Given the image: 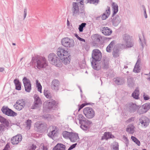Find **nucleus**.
<instances>
[{
	"mask_svg": "<svg viewBox=\"0 0 150 150\" xmlns=\"http://www.w3.org/2000/svg\"><path fill=\"white\" fill-rule=\"evenodd\" d=\"M113 149L114 150H119V145L117 143H115L113 145Z\"/></svg>",
	"mask_w": 150,
	"mask_h": 150,
	"instance_id": "nucleus-51",
	"label": "nucleus"
},
{
	"mask_svg": "<svg viewBox=\"0 0 150 150\" xmlns=\"http://www.w3.org/2000/svg\"><path fill=\"white\" fill-rule=\"evenodd\" d=\"M140 62V60L139 59H138L137 63L134 66L133 71L135 73H138L140 72V69L139 65Z\"/></svg>",
	"mask_w": 150,
	"mask_h": 150,
	"instance_id": "nucleus-32",
	"label": "nucleus"
},
{
	"mask_svg": "<svg viewBox=\"0 0 150 150\" xmlns=\"http://www.w3.org/2000/svg\"><path fill=\"white\" fill-rule=\"evenodd\" d=\"M0 122L3 124L4 127H9V122L5 118L0 115Z\"/></svg>",
	"mask_w": 150,
	"mask_h": 150,
	"instance_id": "nucleus-26",
	"label": "nucleus"
},
{
	"mask_svg": "<svg viewBox=\"0 0 150 150\" xmlns=\"http://www.w3.org/2000/svg\"><path fill=\"white\" fill-rule=\"evenodd\" d=\"M123 39L126 46L128 47H131L134 45V43L133 40L128 34L125 33L122 35Z\"/></svg>",
	"mask_w": 150,
	"mask_h": 150,
	"instance_id": "nucleus-5",
	"label": "nucleus"
},
{
	"mask_svg": "<svg viewBox=\"0 0 150 150\" xmlns=\"http://www.w3.org/2000/svg\"><path fill=\"white\" fill-rule=\"evenodd\" d=\"M10 148V146L8 143H7L3 149L4 150H8V148Z\"/></svg>",
	"mask_w": 150,
	"mask_h": 150,
	"instance_id": "nucleus-60",
	"label": "nucleus"
},
{
	"mask_svg": "<svg viewBox=\"0 0 150 150\" xmlns=\"http://www.w3.org/2000/svg\"><path fill=\"white\" fill-rule=\"evenodd\" d=\"M59 82L58 80L57 79L53 80L51 84V87L53 89L56 91H57L59 88Z\"/></svg>",
	"mask_w": 150,
	"mask_h": 150,
	"instance_id": "nucleus-24",
	"label": "nucleus"
},
{
	"mask_svg": "<svg viewBox=\"0 0 150 150\" xmlns=\"http://www.w3.org/2000/svg\"><path fill=\"white\" fill-rule=\"evenodd\" d=\"M123 139L125 141V144H126V146H127V144H129V140L128 138L125 136H123Z\"/></svg>",
	"mask_w": 150,
	"mask_h": 150,
	"instance_id": "nucleus-54",
	"label": "nucleus"
},
{
	"mask_svg": "<svg viewBox=\"0 0 150 150\" xmlns=\"http://www.w3.org/2000/svg\"><path fill=\"white\" fill-rule=\"evenodd\" d=\"M58 103L55 100H52L48 103L47 108L51 110H55L57 106Z\"/></svg>",
	"mask_w": 150,
	"mask_h": 150,
	"instance_id": "nucleus-20",
	"label": "nucleus"
},
{
	"mask_svg": "<svg viewBox=\"0 0 150 150\" xmlns=\"http://www.w3.org/2000/svg\"><path fill=\"white\" fill-rule=\"evenodd\" d=\"M140 107V108L138 112L140 114H144L146 112L150 109V103H146Z\"/></svg>",
	"mask_w": 150,
	"mask_h": 150,
	"instance_id": "nucleus-15",
	"label": "nucleus"
},
{
	"mask_svg": "<svg viewBox=\"0 0 150 150\" xmlns=\"http://www.w3.org/2000/svg\"><path fill=\"white\" fill-rule=\"evenodd\" d=\"M100 61H92L91 65L93 69L96 71L100 70L101 68Z\"/></svg>",
	"mask_w": 150,
	"mask_h": 150,
	"instance_id": "nucleus-27",
	"label": "nucleus"
},
{
	"mask_svg": "<svg viewBox=\"0 0 150 150\" xmlns=\"http://www.w3.org/2000/svg\"><path fill=\"white\" fill-rule=\"evenodd\" d=\"M61 42L63 46L68 47H70L73 46L74 44V40L68 38H65L62 39Z\"/></svg>",
	"mask_w": 150,
	"mask_h": 150,
	"instance_id": "nucleus-10",
	"label": "nucleus"
},
{
	"mask_svg": "<svg viewBox=\"0 0 150 150\" xmlns=\"http://www.w3.org/2000/svg\"><path fill=\"white\" fill-rule=\"evenodd\" d=\"M93 42L92 44L94 46H98V44H100L101 40L102 39V36L98 34H95L92 37Z\"/></svg>",
	"mask_w": 150,
	"mask_h": 150,
	"instance_id": "nucleus-12",
	"label": "nucleus"
},
{
	"mask_svg": "<svg viewBox=\"0 0 150 150\" xmlns=\"http://www.w3.org/2000/svg\"><path fill=\"white\" fill-rule=\"evenodd\" d=\"M144 99L145 100H148L150 98L149 97L148 95H145V93H144L143 95Z\"/></svg>",
	"mask_w": 150,
	"mask_h": 150,
	"instance_id": "nucleus-56",
	"label": "nucleus"
},
{
	"mask_svg": "<svg viewBox=\"0 0 150 150\" xmlns=\"http://www.w3.org/2000/svg\"><path fill=\"white\" fill-rule=\"evenodd\" d=\"M83 112L86 117L89 119L93 118L95 115L94 111L90 107H87L84 108Z\"/></svg>",
	"mask_w": 150,
	"mask_h": 150,
	"instance_id": "nucleus-8",
	"label": "nucleus"
},
{
	"mask_svg": "<svg viewBox=\"0 0 150 150\" xmlns=\"http://www.w3.org/2000/svg\"><path fill=\"white\" fill-rule=\"evenodd\" d=\"M75 36L80 41L83 42H85V40L84 39L80 38L78 35L77 34H75Z\"/></svg>",
	"mask_w": 150,
	"mask_h": 150,
	"instance_id": "nucleus-50",
	"label": "nucleus"
},
{
	"mask_svg": "<svg viewBox=\"0 0 150 150\" xmlns=\"http://www.w3.org/2000/svg\"><path fill=\"white\" fill-rule=\"evenodd\" d=\"M114 81L115 83L117 85H122L124 83L123 78L119 77L115 78L114 79Z\"/></svg>",
	"mask_w": 150,
	"mask_h": 150,
	"instance_id": "nucleus-34",
	"label": "nucleus"
},
{
	"mask_svg": "<svg viewBox=\"0 0 150 150\" xmlns=\"http://www.w3.org/2000/svg\"><path fill=\"white\" fill-rule=\"evenodd\" d=\"M112 5L113 8V13L112 15L113 16L114 15H115L118 12V6L117 4L114 2L112 3Z\"/></svg>",
	"mask_w": 150,
	"mask_h": 150,
	"instance_id": "nucleus-33",
	"label": "nucleus"
},
{
	"mask_svg": "<svg viewBox=\"0 0 150 150\" xmlns=\"http://www.w3.org/2000/svg\"><path fill=\"white\" fill-rule=\"evenodd\" d=\"M36 86L38 88V91L40 93H42V86L41 85L40 83L38 82V80L36 81Z\"/></svg>",
	"mask_w": 150,
	"mask_h": 150,
	"instance_id": "nucleus-40",
	"label": "nucleus"
},
{
	"mask_svg": "<svg viewBox=\"0 0 150 150\" xmlns=\"http://www.w3.org/2000/svg\"><path fill=\"white\" fill-rule=\"evenodd\" d=\"M119 50L117 49H113V52L112 54L113 57L115 58L119 57Z\"/></svg>",
	"mask_w": 150,
	"mask_h": 150,
	"instance_id": "nucleus-39",
	"label": "nucleus"
},
{
	"mask_svg": "<svg viewBox=\"0 0 150 150\" xmlns=\"http://www.w3.org/2000/svg\"><path fill=\"white\" fill-rule=\"evenodd\" d=\"M139 91L136 89L132 94V96L135 99L139 98Z\"/></svg>",
	"mask_w": 150,
	"mask_h": 150,
	"instance_id": "nucleus-37",
	"label": "nucleus"
},
{
	"mask_svg": "<svg viewBox=\"0 0 150 150\" xmlns=\"http://www.w3.org/2000/svg\"><path fill=\"white\" fill-rule=\"evenodd\" d=\"M113 47L108 45L106 48V51L108 52H110L111 51V49Z\"/></svg>",
	"mask_w": 150,
	"mask_h": 150,
	"instance_id": "nucleus-53",
	"label": "nucleus"
},
{
	"mask_svg": "<svg viewBox=\"0 0 150 150\" xmlns=\"http://www.w3.org/2000/svg\"><path fill=\"white\" fill-rule=\"evenodd\" d=\"M83 116L81 114H80L78 115V119L79 120V121L80 120H81L82 119H83Z\"/></svg>",
	"mask_w": 150,
	"mask_h": 150,
	"instance_id": "nucleus-64",
	"label": "nucleus"
},
{
	"mask_svg": "<svg viewBox=\"0 0 150 150\" xmlns=\"http://www.w3.org/2000/svg\"><path fill=\"white\" fill-rule=\"evenodd\" d=\"M91 123L92 122L88 120H86L80 124V127L83 130H86L88 129V126L91 125Z\"/></svg>",
	"mask_w": 150,
	"mask_h": 150,
	"instance_id": "nucleus-25",
	"label": "nucleus"
},
{
	"mask_svg": "<svg viewBox=\"0 0 150 150\" xmlns=\"http://www.w3.org/2000/svg\"><path fill=\"white\" fill-rule=\"evenodd\" d=\"M13 107L16 110L18 111H20L23 109L24 107V105L19 104V103H15V104L13 105Z\"/></svg>",
	"mask_w": 150,
	"mask_h": 150,
	"instance_id": "nucleus-36",
	"label": "nucleus"
},
{
	"mask_svg": "<svg viewBox=\"0 0 150 150\" xmlns=\"http://www.w3.org/2000/svg\"><path fill=\"white\" fill-rule=\"evenodd\" d=\"M16 103H19V104L22 105H24V106H25V102L24 101V100L23 99L17 100Z\"/></svg>",
	"mask_w": 150,
	"mask_h": 150,
	"instance_id": "nucleus-47",
	"label": "nucleus"
},
{
	"mask_svg": "<svg viewBox=\"0 0 150 150\" xmlns=\"http://www.w3.org/2000/svg\"><path fill=\"white\" fill-rule=\"evenodd\" d=\"M23 82L26 92L29 93L31 89V83L30 80L26 77H24L22 79Z\"/></svg>",
	"mask_w": 150,
	"mask_h": 150,
	"instance_id": "nucleus-9",
	"label": "nucleus"
},
{
	"mask_svg": "<svg viewBox=\"0 0 150 150\" xmlns=\"http://www.w3.org/2000/svg\"><path fill=\"white\" fill-rule=\"evenodd\" d=\"M87 120L86 119L83 117V119H82L81 120H79V123L80 124H81V123H82L83 122H84L86 120Z\"/></svg>",
	"mask_w": 150,
	"mask_h": 150,
	"instance_id": "nucleus-58",
	"label": "nucleus"
},
{
	"mask_svg": "<svg viewBox=\"0 0 150 150\" xmlns=\"http://www.w3.org/2000/svg\"><path fill=\"white\" fill-rule=\"evenodd\" d=\"M52 127L53 129L48 133L47 135L50 138L54 139L55 137L57 135L58 131L56 130V127Z\"/></svg>",
	"mask_w": 150,
	"mask_h": 150,
	"instance_id": "nucleus-21",
	"label": "nucleus"
},
{
	"mask_svg": "<svg viewBox=\"0 0 150 150\" xmlns=\"http://www.w3.org/2000/svg\"><path fill=\"white\" fill-rule=\"evenodd\" d=\"M111 19L112 25L114 27L117 26L121 21V18L118 15H114L113 16L112 15Z\"/></svg>",
	"mask_w": 150,
	"mask_h": 150,
	"instance_id": "nucleus-13",
	"label": "nucleus"
},
{
	"mask_svg": "<svg viewBox=\"0 0 150 150\" xmlns=\"http://www.w3.org/2000/svg\"><path fill=\"white\" fill-rule=\"evenodd\" d=\"M100 30L103 34L106 36H108L111 35L112 33V30L109 28L107 27H104L100 28Z\"/></svg>",
	"mask_w": 150,
	"mask_h": 150,
	"instance_id": "nucleus-22",
	"label": "nucleus"
},
{
	"mask_svg": "<svg viewBox=\"0 0 150 150\" xmlns=\"http://www.w3.org/2000/svg\"><path fill=\"white\" fill-rule=\"evenodd\" d=\"M42 150H48V148L47 146L44 145V144L41 147Z\"/></svg>",
	"mask_w": 150,
	"mask_h": 150,
	"instance_id": "nucleus-62",
	"label": "nucleus"
},
{
	"mask_svg": "<svg viewBox=\"0 0 150 150\" xmlns=\"http://www.w3.org/2000/svg\"><path fill=\"white\" fill-rule=\"evenodd\" d=\"M50 115L48 114H45L43 115V116L44 117V118L46 119L49 118L50 117Z\"/></svg>",
	"mask_w": 150,
	"mask_h": 150,
	"instance_id": "nucleus-61",
	"label": "nucleus"
},
{
	"mask_svg": "<svg viewBox=\"0 0 150 150\" xmlns=\"http://www.w3.org/2000/svg\"><path fill=\"white\" fill-rule=\"evenodd\" d=\"M71 11L73 16H76L79 14V8L78 3L73 2L72 4Z\"/></svg>",
	"mask_w": 150,
	"mask_h": 150,
	"instance_id": "nucleus-11",
	"label": "nucleus"
},
{
	"mask_svg": "<svg viewBox=\"0 0 150 150\" xmlns=\"http://www.w3.org/2000/svg\"><path fill=\"white\" fill-rule=\"evenodd\" d=\"M115 40H113L112 41L110 44L108 45L109 46H111L112 47H113V46L115 44Z\"/></svg>",
	"mask_w": 150,
	"mask_h": 150,
	"instance_id": "nucleus-59",
	"label": "nucleus"
},
{
	"mask_svg": "<svg viewBox=\"0 0 150 150\" xmlns=\"http://www.w3.org/2000/svg\"><path fill=\"white\" fill-rule=\"evenodd\" d=\"M57 54L61 60L62 63L65 65L70 63L71 55L67 51L63 49L59 48L57 50Z\"/></svg>",
	"mask_w": 150,
	"mask_h": 150,
	"instance_id": "nucleus-1",
	"label": "nucleus"
},
{
	"mask_svg": "<svg viewBox=\"0 0 150 150\" xmlns=\"http://www.w3.org/2000/svg\"><path fill=\"white\" fill-rule=\"evenodd\" d=\"M31 62L33 64L36 63V67L39 69L45 68L47 65V62L44 57L37 56L33 57Z\"/></svg>",
	"mask_w": 150,
	"mask_h": 150,
	"instance_id": "nucleus-2",
	"label": "nucleus"
},
{
	"mask_svg": "<svg viewBox=\"0 0 150 150\" xmlns=\"http://www.w3.org/2000/svg\"><path fill=\"white\" fill-rule=\"evenodd\" d=\"M131 139L132 141L134 142L137 145L139 146L140 145V141L135 137L132 136L131 137Z\"/></svg>",
	"mask_w": 150,
	"mask_h": 150,
	"instance_id": "nucleus-43",
	"label": "nucleus"
},
{
	"mask_svg": "<svg viewBox=\"0 0 150 150\" xmlns=\"http://www.w3.org/2000/svg\"><path fill=\"white\" fill-rule=\"evenodd\" d=\"M129 105V111L130 113H134L140 108L139 105L132 103H130Z\"/></svg>",
	"mask_w": 150,
	"mask_h": 150,
	"instance_id": "nucleus-18",
	"label": "nucleus"
},
{
	"mask_svg": "<svg viewBox=\"0 0 150 150\" xmlns=\"http://www.w3.org/2000/svg\"><path fill=\"white\" fill-rule=\"evenodd\" d=\"M13 83L15 86V89L18 91L21 90V83L19 79H16L14 80Z\"/></svg>",
	"mask_w": 150,
	"mask_h": 150,
	"instance_id": "nucleus-31",
	"label": "nucleus"
},
{
	"mask_svg": "<svg viewBox=\"0 0 150 150\" xmlns=\"http://www.w3.org/2000/svg\"><path fill=\"white\" fill-rule=\"evenodd\" d=\"M79 14H82V15H83V16H85V12L84 10V8L83 7H82V8H81L79 10Z\"/></svg>",
	"mask_w": 150,
	"mask_h": 150,
	"instance_id": "nucleus-52",
	"label": "nucleus"
},
{
	"mask_svg": "<svg viewBox=\"0 0 150 150\" xmlns=\"http://www.w3.org/2000/svg\"><path fill=\"white\" fill-rule=\"evenodd\" d=\"M77 145V143H75L74 144H73L71 145L69 147V148L71 150H72V149L75 148L76 147Z\"/></svg>",
	"mask_w": 150,
	"mask_h": 150,
	"instance_id": "nucleus-55",
	"label": "nucleus"
},
{
	"mask_svg": "<svg viewBox=\"0 0 150 150\" xmlns=\"http://www.w3.org/2000/svg\"><path fill=\"white\" fill-rule=\"evenodd\" d=\"M48 60L50 63L56 67H62V63L60 59V58L54 53L49 54L48 57Z\"/></svg>",
	"mask_w": 150,
	"mask_h": 150,
	"instance_id": "nucleus-3",
	"label": "nucleus"
},
{
	"mask_svg": "<svg viewBox=\"0 0 150 150\" xmlns=\"http://www.w3.org/2000/svg\"><path fill=\"white\" fill-rule=\"evenodd\" d=\"M99 0H88V3L91 4H95L96 3H98Z\"/></svg>",
	"mask_w": 150,
	"mask_h": 150,
	"instance_id": "nucleus-49",
	"label": "nucleus"
},
{
	"mask_svg": "<svg viewBox=\"0 0 150 150\" xmlns=\"http://www.w3.org/2000/svg\"><path fill=\"white\" fill-rule=\"evenodd\" d=\"M101 68L104 69H108L109 68V62L107 57H103L102 60L100 61Z\"/></svg>",
	"mask_w": 150,
	"mask_h": 150,
	"instance_id": "nucleus-14",
	"label": "nucleus"
},
{
	"mask_svg": "<svg viewBox=\"0 0 150 150\" xmlns=\"http://www.w3.org/2000/svg\"><path fill=\"white\" fill-rule=\"evenodd\" d=\"M22 136L21 135H17L13 137L11 139V142L13 144H18L22 140Z\"/></svg>",
	"mask_w": 150,
	"mask_h": 150,
	"instance_id": "nucleus-19",
	"label": "nucleus"
},
{
	"mask_svg": "<svg viewBox=\"0 0 150 150\" xmlns=\"http://www.w3.org/2000/svg\"><path fill=\"white\" fill-rule=\"evenodd\" d=\"M127 83L128 86L131 88H132L134 86V78L130 76L128 77Z\"/></svg>",
	"mask_w": 150,
	"mask_h": 150,
	"instance_id": "nucleus-29",
	"label": "nucleus"
},
{
	"mask_svg": "<svg viewBox=\"0 0 150 150\" xmlns=\"http://www.w3.org/2000/svg\"><path fill=\"white\" fill-rule=\"evenodd\" d=\"M134 127L133 124H129L126 128V131L128 132L129 134H132L134 133Z\"/></svg>",
	"mask_w": 150,
	"mask_h": 150,
	"instance_id": "nucleus-35",
	"label": "nucleus"
},
{
	"mask_svg": "<svg viewBox=\"0 0 150 150\" xmlns=\"http://www.w3.org/2000/svg\"><path fill=\"white\" fill-rule=\"evenodd\" d=\"M94 104L93 103H82L81 105H79V109H78V111H79L81 109H82L84 106H85V105H93Z\"/></svg>",
	"mask_w": 150,
	"mask_h": 150,
	"instance_id": "nucleus-45",
	"label": "nucleus"
},
{
	"mask_svg": "<svg viewBox=\"0 0 150 150\" xmlns=\"http://www.w3.org/2000/svg\"><path fill=\"white\" fill-rule=\"evenodd\" d=\"M35 128H36V130L40 131L46 129V126L45 123H42L40 122H37L35 124Z\"/></svg>",
	"mask_w": 150,
	"mask_h": 150,
	"instance_id": "nucleus-17",
	"label": "nucleus"
},
{
	"mask_svg": "<svg viewBox=\"0 0 150 150\" xmlns=\"http://www.w3.org/2000/svg\"><path fill=\"white\" fill-rule=\"evenodd\" d=\"M65 145L62 143H58L53 148V150H65Z\"/></svg>",
	"mask_w": 150,
	"mask_h": 150,
	"instance_id": "nucleus-30",
	"label": "nucleus"
},
{
	"mask_svg": "<svg viewBox=\"0 0 150 150\" xmlns=\"http://www.w3.org/2000/svg\"><path fill=\"white\" fill-rule=\"evenodd\" d=\"M1 110L4 114L8 116L14 117L17 115V113L9 108L8 106H3Z\"/></svg>",
	"mask_w": 150,
	"mask_h": 150,
	"instance_id": "nucleus-6",
	"label": "nucleus"
},
{
	"mask_svg": "<svg viewBox=\"0 0 150 150\" xmlns=\"http://www.w3.org/2000/svg\"><path fill=\"white\" fill-rule=\"evenodd\" d=\"M27 10L26 9V8H25L24 9V19H25V18L26 17V15H27Z\"/></svg>",
	"mask_w": 150,
	"mask_h": 150,
	"instance_id": "nucleus-63",
	"label": "nucleus"
},
{
	"mask_svg": "<svg viewBox=\"0 0 150 150\" xmlns=\"http://www.w3.org/2000/svg\"><path fill=\"white\" fill-rule=\"evenodd\" d=\"M70 141L73 142H74L79 140V137L77 133L71 132L69 138Z\"/></svg>",
	"mask_w": 150,
	"mask_h": 150,
	"instance_id": "nucleus-23",
	"label": "nucleus"
},
{
	"mask_svg": "<svg viewBox=\"0 0 150 150\" xmlns=\"http://www.w3.org/2000/svg\"><path fill=\"white\" fill-rule=\"evenodd\" d=\"M81 96L83 101L85 102L86 100V98L85 96H83L82 94H81Z\"/></svg>",
	"mask_w": 150,
	"mask_h": 150,
	"instance_id": "nucleus-57",
	"label": "nucleus"
},
{
	"mask_svg": "<svg viewBox=\"0 0 150 150\" xmlns=\"http://www.w3.org/2000/svg\"><path fill=\"white\" fill-rule=\"evenodd\" d=\"M71 133V132H69L67 131H65L62 132V134L63 137L64 138L67 137L69 138Z\"/></svg>",
	"mask_w": 150,
	"mask_h": 150,
	"instance_id": "nucleus-44",
	"label": "nucleus"
},
{
	"mask_svg": "<svg viewBox=\"0 0 150 150\" xmlns=\"http://www.w3.org/2000/svg\"><path fill=\"white\" fill-rule=\"evenodd\" d=\"M98 71H93L92 73L96 79H98L100 76L99 72Z\"/></svg>",
	"mask_w": 150,
	"mask_h": 150,
	"instance_id": "nucleus-46",
	"label": "nucleus"
},
{
	"mask_svg": "<svg viewBox=\"0 0 150 150\" xmlns=\"http://www.w3.org/2000/svg\"><path fill=\"white\" fill-rule=\"evenodd\" d=\"M32 121L31 120L29 119H28L26 122V126L25 128L26 129L28 130L30 129L31 126Z\"/></svg>",
	"mask_w": 150,
	"mask_h": 150,
	"instance_id": "nucleus-41",
	"label": "nucleus"
},
{
	"mask_svg": "<svg viewBox=\"0 0 150 150\" xmlns=\"http://www.w3.org/2000/svg\"><path fill=\"white\" fill-rule=\"evenodd\" d=\"M114 138V136L110 132H105L103 136L102 137L101 140H107L109 139Z\"/></svg>",
	"mask_w": 150,
	"mask_h": 150,
	"instance_id": "nucleus-28",
	"label": "nucleus"
},
{
	"mask_svg": "<svg viewBox=\"0 0 150 150\" xmlns=\"http://www.w3.org/2000/svg\"><path fill=\"white\" fill-rule=\"evenodd\" d=\"M44 95L47 98L50 99L51 98L50 93H49L48 91H45L44 92Z\"/></svg>",
	"mask_w": 150,
	"mask_h": 150,
	"instance_id": "nucleus-48",
	"label": "nucleus"
},
{
	"mask_svg": "<svg viewBox=\"0 0 150 150\" xmlns=\"http://www.w3.org/2000/svg\"><path fill=\"white\" fill-rule=\"evenodd\" d=\"M34 102L31 106V109H35L40 108L42 105V102L41 98L37 94L34 96Z\"/></svg>",
	"mask_w": 150,
	"mask_h": 150,
	"instance_id": "nucleus-7",
	"label": "nucleus"
},
{
	"mask_svg": "<svg viewBox=\"0 0 150 150\" xmlns=\"http://www.w3.org/2000/svg\"><path fill=\"white\" fill-rule=\"evenodd\" d=\"M92 61H100L102 57V53L98 49H95L92 52Z\"/></svg>",
	"mask_w": 150,
	"mask_h": 150,
	"instance_id": "nucleus-4",
	"label": "nucleus"
},
{
	"mask_svg": "<svg viewBox=\"0 0 150 150\" xmlns=\"http://www.w3.org/2000/svg\"><path fill=\"white\" fill-rule=\"evenodd\" d=\"M86 23H83L79 25L78 29L80 32L83 31V28L85 27Z\"/></svg>",
	"mask_w": 150,
	"mask_h": 150,
	"instance_id": "nucleus-42",
	"label": "nucleus"
},
{
	"mask_svg": "<svg viewBox=\"0 0 150 150\" xmlns=\"http://www.w3.org/2000/svg\"><path fill=\"white\" fill-rule=\"evenodd\" d=\"M140 123L142 127H146L149 125V118L145 116H142L139 119Z\"/></svg>",
	"mask_w": 150,
	"mask_h": 150,
	"instance_id": "nucleus-16",
	"label": "nucleus"
},
{
	"mask_svg": "<svg viewBox=\"0 0 150 150\" xmlns=\"http://www.w3.org/2000/svg\"><path fill=\"white\" fill-rule=\"evenodd\" d=\"M106 11L108 15H107L105 13H103L102 14L101 16V18L103 20H105L107 18H108L109 15L110 14V11L109 8L107 10H106Z\"/></svg>",
	"mask_w": 150,
	"mask_h": 150,
	"instance_id": "nucleus-38",
	"label": "nucleus"
}]
</instances>
